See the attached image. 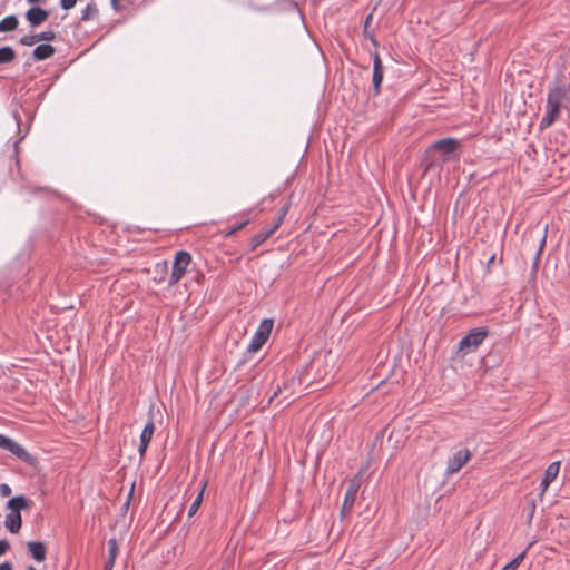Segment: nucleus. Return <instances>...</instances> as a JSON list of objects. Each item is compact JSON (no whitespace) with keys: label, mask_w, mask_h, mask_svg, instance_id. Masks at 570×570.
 I'll list each match as a JSON object with an SVG mask.
<instances>
[{"label":"nucleus","mask_w":570,"mask_h":570,"mask_svg":"<svg viewBox=\"0 0 570 570\" xmlns=\"http://www.w3.org/2000/svg\"><path fill=\"white\" fill-rule=\"evenodd\" d=\"M570 100V85L557 80L548 89L546 114L539 122V130L543 131L554 124L560 117L561 106L563 101Z\"/></svg>","instance_id":"nucleus-1"},{"label":"nucleus","mask_w":570,"mask_h":570,"mask_svg":"<svg viewBox=\"0 0 570 570\" xmlns=\"http://www.w3.org/2000/svg\"><path fill=\"white\" fill-rule=\"evenodd\" d=\"M274 322L272 318H264L259 325L256 332L254 333V336L252 337L247 351L249 353H256L258 352L262 346L266 343L268 340L271 332L273 330Z\"/></svg>","instance_id":"nucleus-2"},{"label":"nucleus","mask_w":570,"mask_h":570,"mask_svg":"<svg viewBox=\"0 0 570 570\" xmlns=\"http://www.w3.org/2000/svg\"><path fill=\"white\" fill-rule=\"evenodd\" d=\"M190 263L191 255L188 252L179 250L176 253L169 276V285H175L183 278Z\"/></svg>","instance_id":"nucleus-3"},{"label":"nucleus","mask_w":570,"mask_h":570,"mask_svg":"<svg viewBox=\"0 0 570 570\" xmlns=\"http://www.w3.org/2000/svg\"><path fill=\"white\" fill-rule=\"evenodd\" d=\"M487 335L488 331L485 328H474L470 331L459 342V351H463L465 353L475 351L482 344Z\"/></svg>","instance_id":"nucleus-4"},{"label":"nucleus","mask_w":570,"mask_h":570,"mask_svg":"<svg viewBox=\"0 0 570 570\" xmlns=\"http://www.w3.org/2000/svg\"><path fill=\"white\" fill-rule=\"evenodd\" d=\"M0 448L9 451L22 462L33 464L36 459L19 443L0 433Z\"/></svg>","instance_id":"nucleus-5"},{"label":"nucleus","mask_w":570,"mask_h":570,"mask_svg":"<svg viewBox=\"0 0 570 570\" xmlns=\"http://www.w3.org/2000/svg\"><path fill=\"white\" fill-rule=\"evenodd\" d=\"M472 453L468 449H461L452 454L446 462V474L452 475L459 472L471 459Z\"/></svg>","instance_id":"nucleus-6"},{"label":"nucleus","mask_w":570,"mask_h":570,"mask_svg":"<svg viewBox=\"0 0 570 570\" xmlns=\"http://www.w3.org/2000/svg\"><path fill=\"white\" fill-rule=\"evenodd\" d=\"M459 142L454 138H442L431 145V149L440 151L449 160L450 156L458 149Z\"/></svg>","instance_id":"nucleus-7"},{"label":"nucleus","mask_w":570,"mask_h":570,"mask_svg":"<svg viewBox=\"0 0 570 570\" xmlns=\"http://www.w3.org/2000/svg\"><path fill=\"white\" fill-rule=\"evenodd\" d=\"M560 471V462L556 461L548 465V468L544 471L543 479L540 483V495L542 497L549 485L556 480Z\"/></svg>","instance_id":"nucleus-8"},{"label":"nucleus","mask_w":570,"mask_h":570,"mask_svg":"<svg viewBox=\"0 0 570 570\" xmlns=\"http://www.w3.org/2000/svg\"><path fill=\"white\" fill-rule=\"evenodd\" d=\"M154 432H155V423L151 419H149L140 434V442H139V449H138L140 458H144V455L147 451V448L153 439Z\"/></svg>","instance_id":"nucleus-9"},{"label":"nucleus","mask_w":570,"mask_h":570,"mask_svg":"<svg viewBox=\"0 0 570 570\" xmlns=\"http://www.w3.org/2000/svg\"><path fill=\"white\" fill-rule=\"evenodd\" d=\"M49 11L46 9L32 7L26 12V19L32 27H37L43 23L49 18Z\"/></svg>","instance_id":"nucleus-10"},{"label":"nucleus","mask_w":570,"mask_h":570,"mask_svg":"<svg viewBox=\"0 0 570 570\" xmlns=\"http://www.w3.org/2000/svg\"><path fill=\"white\" fill-rule=\"evenodd\" d=\"M383 80V65L382 60L377 52H375L373 58V75H372V82H373V90L375 95L380 94L381 83Z\"/></svg>","instance_id":"nucleus-11"},{"label":"nucleus","mask_w":570,"mask_h":570,"mask_svg":"<svg viewBox=\"0 0 570 570\" xmlns=\"http://www.w3.org/2000/svg\"><path fill=\"white\" fill-rule=\"evenodd\" d=\"M285 216V207L279 209V217L277 219V223L275 226L271 229L259 232L258 234L254 235L250 239V246L252 249L257 248L259 245H262L274 232L276 227L281 224L283 217Z\"/></svg>","instance_id":"nucleus-12"},{"label":"nucleus","mask_w":570,"mask_h":570,"mask_svg":"<svg viewBox=\"0 0 570 570\" xmlns=\"http://www.w3.org/2000/svg\"><path fill=\"white\" fill-rule=\"evenodd\" d=\"M56 32L52 30L42 31L40 33L29 35L20 38L19 43L23 46H32L38 41H53L56 39Z\"/></svg>","instance_id":"nucleus-13"},{"label":"nucleus","mask_w":570,"mask_h":570,"mask_svg":"<svg viewBox=\"0 0 570 570\" xmlns=\"http://www.w3.org/2000/svg\"><path fill=\"white\" fill-rule=\"evenodd\" d=\"M33 505L32 500L24 495H16L7 502V509L21 513L22 510L30 509Z\"/></svg>","instance_id":"nucleus-14"},{"label":"nucleus","mask_w":570,"mask_h":570,"mask_svg":"<svg viewBox=\"0 0 570 570\" xmlns=\"http://www.w3.org/2000/svg\"><path fill=\"white\" fill-rule=\"evenodd\" d=\"M22 525L21 513L10 510V512L6 515L4 527L11 533H18Z\"/></svg>","instance_id":"nucleus-15"},{"label":"nucleus","mask_w":570,"mask_h":570,"mask_svg":"<svg viewBox=\"0 0 570 570\" xmlns=\"http://www.w3.org/2000/svg\"><path fill=\"white\" fill-rule=\"evenodd\" d=\"M27 548L29 553L36 561L41 562L46 560L47 549L42 542L30 541L27 543Z\"/></svg>","instance_id":"nucleus-16"},{"label":"nucleus","mask_w":570,"mask_h":570,"mask_svg":"<svg viewBox=\"0 0 570 570\" xmlns=\"http://www.w3.org/2000/svg\"><path fill=\"white\" fill-rule=\"evenodd\" d=\"M107 547H108V558L104 566V570H112V568L115 566L116 558L118 556V550H119L117 539H115V538L109 539L107 542Z\"/></svg>","instance_id":"nucleus-17"},{"label":"nucleus","mask_w":570,"mask_h":570,"mask_svg":"<svg viewBox=\"0 0 570 570\" xmlns=\"http://www.w3.org/2000/svg\"><path fill=\"white\" fill-rule=\"evenodd\" d=\"M357 491L358 485L356 483H351L345 492L344 502L342 505V513L352 510L354 502L356 500Z\"/></svg>","instance_id":"nucleus-18"},{"label":"nucleus","mask_w":570,"mask_h":570,"mask_svg":"<svg viewBox=\"0 0 570 570\" xmlns=\"http://www.w3.org/2000/svg\"><path fill=\"white\" fill-rule=\"evenodd\" d=\"M55 48L49 43L38 45L32 52L35 60L41 61L46 60L55 55Z\"/></svg>","instance_id":"nucleus-19"},{"label":"nucleus","mask_w":570,"mask_h":570,"mask_svg":"<svg viewBox=\"0 0 570 570\" xmlns=\"http://www.w3.org/2000/svg\"><path fill=\"white\" fill-rule=\"evenodd\" d=\"M534 542H530L528 547L519 553L514 559L507 563L501 570H517L521 562L524 560L528 550L533 546Z\"/></svg>","instance_id":"nucleus-20"},{"label":"nucleus","mask_w":570,"mask_h":570,"mask_svg":"<svg viewBox=\"0 0 570 570\" xmlns=\"http://www.w3.org/2000/svg\"><path fill=\"white\" fill-rule=\"evenodd\" d=\"M19 24L18 18L13 14L3 18L0 21V32L13 31Z\"/></svg>","instance_id":"nucleus-21"},{"label":"nucleus","mask_w":570,"mask_h":570,"mask_svg":"<svg viewBox=\"0 0 570 570\" xmlns=\"http://www.w3.org/2000/svg\"><path fill=\"white\" fill-rule=\"evenodd\" d=\"M99 10L94 1L89 2L81 11V21H88L98 17Z\"/></svg>","instance_id":"nucleus-22"},{"label":"nucleus","mask_w":570,"mask_h":570,"mask_svg":"<svg viewBox=\"0 0 570 570\" xmlns=\"http://www.w3.org/2000/svg\"><path fill=\"white\" fill-rule=\"evenodd\" d=\"M16 58V52L11 47L0 48V63L11 62Z\"/></svg>","instance_id":"nucleus-23"},{"label":"nucleus","mask_w":570,"mask_h":570,"mask_svg":"<svg viewBox=\"0 0 570 570\" xmlns=\"http://www.w3.org/2000/svg\"><path fill=\"white\" fill-rule=\"evenodd\" d=\"M204 489H205V484L203 485L200 492L198 493V495L195 498V500L190 504L189 510H188V517H193L199 509L202 501H203Z\"/></svg>","instance_id":"nucleus-24"},{"label":"nucleus","mask_w":570,"mask_h":570,"mask_svg":"<svg viewBox=\"0 0 570 570\" xmlns=\"http://www.w3.org/2000/svg\"><path fill=\"white\" fill-rule=\"evenodd\" d=\"M287 13L294 14L297 18L302 17L298 6L294 1H287Z\"/></svg>","instance_id":"nucleus-25"},{"label":"nucleus","mask_w":570,"mask_h":570,"mask_svg":"<svg viewBox=\"0 0 570 570\" xmlns=\"http://www.w3.org/2000/svg\"><path fill=\"white\" fill-rule=\"evenodd\" d=\"M248 219H245L240 223H238L237 225L230 227L227 232H226V235L227 236H230V235H234L236 232L240 230L242 228H244L247 224H248Z\"/></svg>","instance_id":"nucleus-26"},{"label":"nucleus","mask_w":570,"mask_h":570,"mask_svg":"<svg viewBox=\"0 0 570 570\" xmlns=\"http://www.w3.org/2000/svg\"><path fill=\"white\" fill-rule=\"evenodd\" d=\"M77 1L78 0H62L61 8L65 10H70L76 6Z\"/></svg>","instance_id":"nucleus-27"},{"label":"nucleus","mask_w":570,"mask_h":570,"mask_svg":"<svg viewBox=\"0 0 570 570\" xmlns=\"http://www.w3.org/2000/svg\"><path fill=\"white\" fill-rule=\"evenodd\" d=\"M0 494L2 497L10 495L11 494V488L8 484H6V483L1 484L0 485Z\"/></svg>","instance_id":"nucleus-28"},{"label":"nucleus","mask_w":570,"mask_h":570,"mask_svg":"<svg viewBox=\"0 0 570 570\" xmlns=\"http://www.w3.org/2000/svg\"><path fill=\"white\" fill-rule=\"evenodd\" d=\"M10 548V544L7 540H0V556H3Z\"/></svg>","instance_id":"nucleus-29"},{"label":"nucleus","mask_w":570,"mask_h":570,"mask_svg":"<svg viewBox=\"0 0 570 570\" xmlns=\"http://www.w3.org/2000/svg\"><path fill=\"white\" fill-rule=\"evenodd\" d=\"M373 20V13L367 14L364 21V33H367V28L370 27L371 22Z\"/></svg>","instance_id":"nucleus-30"},{"label":"nucleus","mask_w":570,"mask_h":570,"mask_svg":"<svg viewBox=\"0 0 570 570\" xmlns=\"http://www.w3.org/2000/svg\"><path fill=\"white\" fill-rule=\"evenodd\" d=\"M0 570H12V564L9 561H6L0 564Z\"/></svg>","instance_id":"nucleus-31"},{"label":"nucleus","mask_w":570,"mask_h":570,"mask_svg":"<svg viewBox=\"0 0 570 570\" xmlns=\"http://www.w3.org/2000/svg\"><path fill=\"white\" fill-rule=\"evenodd\" d=\"M12 115H13V118H14V120H16V122H17L18 128H20L21 118H20V116H19V112H18L17 110H14V111L12 112Z\"/></svg>","instance_id":"nucleus-32"},{"label":"nucleus","mask_w":570,"mask_h":570,"mask_svg":"<svg viewBox=\"0 0 570 570\" xmlns=\"http://www.w3.org/2000/svg\"><path fill=\"white\" fill-rule=\"evenodd\" d=\"M494 262H495V254L490 256V258L488 259V263H487V267L490 268V266L492 264H494Z\"/></svg>","instance_id":"nucleus-33"},{"label":"nucleus","mask_w":570,"mask_h":570,"mask_svg":"<svg viewBox=\"0 0 570 570\" xmlns=\"http://www.w3.org/2000/svg\"><path fill=\"white\" fill-rule=\"evenodd\" d=\"M27 1H28L29 3H33V4L41 2V0H27Z\"/></svg>","instance_id":"nucleus-34"},{"label":"nucleus","mask_w":570,"mask_h":570,"mask_svg":"<svg viewBox=\"0 0 570 570\" xmlns=\"http://www.w3.org/2000/svg\"><path fill=\"white\" fill-rule=\"evenodd\" d=\"M544 243H546V237H543V238H542V240H541V245H540V249H539V252H540V250L542 249V247L544 246Z\"/></svg>","instance_id":"nucleus-35"},{"label":"nucleus","mask_w":570,"mask_h":570,"mask_svg":"<svg viewBox=\"0 0 570 570\" xmlns=\"http://www.w3.org/2000/svg\"><path fill=\"white\" fill-rule=\"evenodd\" d=\"M22 138H23V137H21L18 141H16V142H14V149H16V151L18 150V144H19V141H20Z\"/></svg>","instance_id":"nucleus-36"},{"label":"nucleus","mask_w":570,"mask_h":570,"mask_svg":"<svg viewBox=\"0 0 570 570\" xmlns=\"http://www.w3.org/2000/svg\"><path fill=\"white\" fill-rule=\"evenodd\" d=\"M26 570H37L33 566H28Z\"/></svg>","instance_id":"nucleus-37"}]
</instances>
